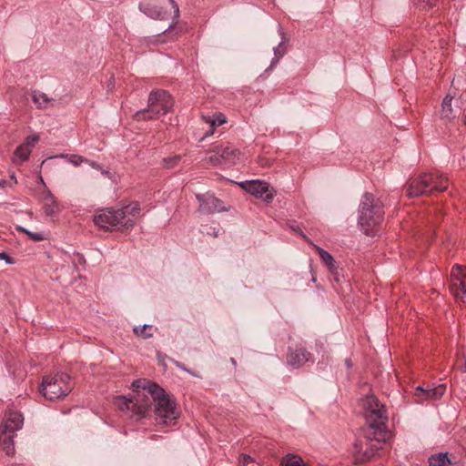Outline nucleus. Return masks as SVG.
I'll use <instances>...</instances> for the list:
<instances>
[{"label":"nucleus","mask_w":466,"mask_h":466,"mask_svg":"<svg viewBox=\"0 0 466 466\" xmlns=\"http://www.w3.org/2000/svg\"><path fill=\"white\" fill-rule=\"evenodd\" d=\"M131 387L137 392L135 399L116 396L115 404L121 410H130L131 416L137 420L146 416L152 403L155 404L157 420L164 425H170L179 416L177 405L157 383L147 380H137Z\"/></svg>","instance_id":"nucleus-1"},{"label":"nucleus","mask_w":466,"mask_h":466,"mask_svg":"<svg viewBox=\"0 0 466 466\" xmlns=\"http://www.w3.org/2000/svg\"><path fill=\"white\" fill-rule=\"evenodd\" d=\"M365 412L369 424L364 431L366 448L361 452L364 443L360 441L354 445L355 452L357 453L356 459L359 461H369L375 456H380L382 443H385L389 436L386 426L388 416L384 405L375 397H368L365 402Z\"/></svg>","instance_id":"nucleus-2"},{"label":"nucleus","mask_w":466,"mask_h":466,"mask_svg":"<svg viewBox=\"0 0 466 466\" xmlns=\"http://www.w3.org/2000/svg\"><path fill=\"white\" fill-rule=\"evenodd\" d=\"M359 224L366 235H373L384 215L383 204L371 193H365L359 208Z\"/></svg>","instance_id":"nucleus-3"},{"label":"nucleus","mask_w":466,"mask_h":466,"mask_svg":"<svg viewBox=\"0 0 466 466\" xmlns=\"http://www.w3.org/2000/svg\"><path fill=\"white\" fill-rule=\"evenodd\" d=\"M174 106L171 95L163 89L152 90L148 96L147 107L138 110L134 115L137 121H147L158 118L168 113Z\"/></svg>","instance_id":"nucleus-4"},{"label":"nucleus","mask_w":466,"mask_h":466,"mask_svg":"<svg viewBox=\"0 0 466 466\" xmlns=\"http://www.w3.org/2000/svg\"><path fill=\"white\" fill-rule=\"evenodd\" d=\"M449 187L448 177L440 172H429L411 179L408 186L409 198L431 194L446 190Z\"/></svg>","instance_id":"nucleus-5"},{"label":"nucleus","mask_w":466,"mask_h":466,"mask_svg":"<svg viewBox=\"0 0 466 466\" xmlns=\"http://www.w3.org/2000/svg\"><path fill=\"white\" fill-rule=\"evenodd\" d=\"M139 10L148 17L158 20L167 19L171 15V11H173L175 21L163 32L167 36L173 34L174 25L177 24L179 16V8L174 0L143 1L139 4Z\"/></svg>","instance_id":"nucleus-6"},{"label":"nucleus","mask_w":466,"mask_h":466,"mask_svg":"<svg viewBox=\"0 0 466 466\" xmlns=\"http://www.w3.org/2000/svg\"><path fill=\"white\" fill-rule=\"evenodd\" d=\"M70 380V376L64 372L44 376L40 391L46 399H59L66 396L71 391Z\"/></svg>","instance_id":"nucleus-7"},{"label":"nucleus","mask_w":466,"mask_h":466,"mask_svg":"<svg viewBox=\"0 0 466 466\" xmlns=\"http://www.w3.org/2000/svg\"><path fill=\"white\" fill-rule=\"evenodd\" d=\"M94 223L103 229H128L132 228L131 221H123V212L119 209L106 208L94 217Z\"/></svg>","instance_id":"nucleus-8"},{"label":"nucleus","mask_w":466,"mask_h":466,"mask_svg":"<svg viewBox=\"0 0 466 466\" xmlns=\"http://www.w3.org/2000/svg\"><path fill=\"white\" fill-rule=\"evenodd\" d=\"M451 290L454 297L466 303V267L454 265L451 272Z\"/></svg>","instance_id":"nucleus-9"},{"label":"nucleus","mask_w":466,"mask_h":466,"mask_svg":"<svg viewBox=\"0 0 466 466\" xmlns=\"http://www.w3.org/2000/svg\"><path fill=\"white\" fill-rule=\"evenodd\" d=\"M240 187L255 196L256 198H262L266 202H270L274 198L272 189H269V186L267 182L258 179L247 180L240 182Z\"/></svg>","instance_id":"nucleus-10"},{"label":"nucleus","mask_w":466,"mask_h":466,"mask_svg":"<svg viewBox=\"0 0 466 466\" xmlns=\"http://www.w3.org/2000/svg\"><path fill=\"white\" fill-rule=\"evenodd\" d=\"M197 199L199 202V211L204 214H214L216 212L228 211V208L224 203L209 194H198Z\"/></svg>","instance_id":"nucleus-11"},{"label":"nucleus","mask_w":466,"mask_h":466,"mask_svg":"<svg viewBox=\"0 0 466 466\" xmlns=\"http://www.w3.org/2000/svg\"><path fill=\"white\" fill-rule=\"evenodd\" d=\"M446 391L445 384H439L433 388H424L422 386H418L415 389L414 399L415 402L422 403L425 400H435L440 399Z\"/></svg>","instance_id":"nucleus-12"},{"label":"nucleus","mask_w":466,"mask_h":466,"mask_svg":"<svg viewBox=\"0 0 466 466\" xmlns=\"http://www.w3.org/2000/svg\"><path fill=\"white\" fill-rule=\"evenodd\" d=\"M24 418L21 412L9 410L5 414L0 431L3 433H15L22 428Z\"/></svg>","instance_id":"nucleus-13"},{"label":"nucleus","mask_w":466,"mask_h":466,"mask_svg":"<svg viewBox=\"0 0 466 466\" xmlns=\"http://www.w3.org/2000/svg\"><path fill=\"white\" fill-rule=\"evenodd\" d=\"M40 180L45 187L44 191L40 195L44 212L46 216L53 217L60 212L59 204L56 197L46 187L42 177H40Z\"/></svg>","instance_id":"nucleus-14"},{"label":"nucleus","mask_w":466,"mask_h":466,"mask_svg":"<svg viewBox=\"0 0 466 466\" xmlns=\"http://www.w3.org/2000/svg\"><path fill=\"white\" fill-rule=\"evenodd\" d=\"M310 360H312L311 354L307 351L306 349L301 347H299L294 350H290V352L287 358L288 364L294 368H299Z\"/></svg>","instance_id":"nucleus-15"},{"label":"nucleus","mask_w":466,"mask_h":466,"mask_svg":"<svg viewBox=\"0 0 466 466\" xmlns=\"http://www.w3.org/2000/svg\"><path fill=\"white\" fill-rule=\"evenodd\" d=\"M220 157L223 158L225 165H232L237 162L239 158L240 152L238 149L232 147L231 146H218Z\"/></svg>","instance_id":"nucleus-16"},{"label":"nucleus","mask_w":466,"mask_h":466,"mask_svg":"<svg viewBox=\"0 0 466 466\" xmlns=\"http://www.w3.org/2000/svg\"><path fill=\"white\" fill-rule=\"evenodd\" d=\"M119 211L123 212V221H131L133 228L136 222V217L139 214L140 206L138 202H132L119 208Z\"/></svg>","instance_id":"nucleus-17"},{"label":"nucleus","mask_w":466,"mask_h":466,"mask_svg":"<svg viewBox=\"0 0 466 466\" xmlns=\"http://www.w3.org/2000/svg\"><path fill=\"white\" fill-rule=\"evenodd\" d=\"M279 33L281 35L282 40L277 46L274 47V57L271 60L269 67L267 68L266 71L271 69L286 53V46H284L285 33L280 25H279Z\"/></svg>","instance_id":"nucleus-18"},{"label":"nucleus","mask_w":466,"mask_h":466,"mask_svg":"<svg viewBox=\"0 0 466 466\" xmlns=\"http://www.w3.org/2000/svg\"><path fill=\"white\" fill-rule=\"evenodd\" d=\"M30 154L31 149L25 145L21 144L15 148L12 161L15 165H20L28 159Z\"/></svg>","instance_id":"nucleus-19"},{"label":"nucleus","mask_w":466,"mask_h":466,"mask_svg":"<svg viewBox=\"0 0 466 466\" xmlns=\"http://www.w3.org/2000/svg\"><path fill=\"white\" fill-rule=\"evenodd\" d=\"M0 441L6 455H12L15 451L14 433H3L0 431Z\"/></svg>","instance_id":"nucleus-20"},{"label":"nucleus","mask_w":466,"mask_h":466,"mask_svg":"<svg viewBox=\"0 0 466 466\" xmlns=\"http://www.w3.org/2000/svg\"><path fill=\"white\" fill-rule=\"evenodd\" d=\"M451 101H452V96H446L443 98V101L441 104V117L443 119L451 120L452 118L455 117V114H454L452 106H451Z\"/></svg>","instance_id":"nucleus-21"},{"label":"nucleus","mask_w":466,"mask_h":466,"mask_svg":"<svg viewBox=\"0 0 466 466\" xmlns=\"http://www.w3.org/2000/svg\"><path fill=\"white\" fill-rule=\"evenodd\" d=\"M321 260L325 265L328 267L329 270L331 272L332 275H334L335 279L338 280V268L336 266V261L332 255L329 253L328 251H322L320 256Z\"/></svg>","instance_id":"nucleus-22"},{"label":"nucleus","mask_w":466,"mask_h":466,"mask_svg":"<svg viewBox=\"0 0 466 466\" xmlns=\"http://www.w3.org/2000/svg\"><path fill=\"white\" fill-rule=\"evenodd\" d=\"M205 121L210 125V130L207 133V136L213 134L216 127H218L226 123V117L222 113L216 114L213 116H203Z\"/></svg>","instance_id":"nucleus-23"},{"label":"nucleus","mask_w":466,"mask_h":466,"mask_svg":"<svg viewBox=\"0 0 466 466\" xmlns=\"http://www.w3.org/2000/svg\"><path fill=\"white\" fill-rule=\"evenodd\" d=\"M219 155L218 147L216 146L207 153L206 160L212 166L225 165L223 158H221Z\"/></svg>","instance_id":"nucleus-24"},{"label":"nucleus","mask_w":466,"mask_h":466,"mask_svg":"<svg viewBox=\"0 0 466 466\" xmlns=\"http://www.w3.org/2000/svg\"><path fill=\"white\" fill-rule=\"evenodd\" d=\"M430 466H449L450 460L447 453H438L429 458Z\"/></svg>","instance_id":"nucleus-25"},{"label":"nucleus","mask_w":466,"mask_h":466,"mask_svg":"<svg viewBox=\"0 0 466 466\" xmlns=\"http://www.w3.org/2000/svg\"><path fill=\"white\" fill-rule=\"evenodd\" d=\"M281 466H308V464L300 457L288 454L282 461Z\"/></svg>","instance_id":"nucleus-26"},{"label":"nucleus","mask_w":466,"mask_h":466,"mask_svg":"<svg viewBox=\"0 0 466 466\" xmlns=\"http://www.w3.org/2000/svg\"><path fill=\"white\" fill-rule=\"evenodd\" d=\"M34 103L40 108L46 107L49 104V98L45 93L34 91L32 94Z\"/></svg>","instance_id":"nucleus-27"},{"label":"nucleus","mask_w":466,"mask_h":466,"mask_svg":"<svg viewBox=\"0 0 466 466\" xmlns=\"http://www.w3.org/2000/svg\"><path fill=\"white\" fill-rule=\"evenodd\" d=\"M152 325L145 324L141 327L136 326L133 329V331L136 335L143 338V339H149L153 336L152 332Z\"/></svg>","instance_id":"nucleus-28"},{"label":"nucleus","mask_w":466,"mask_h":466,"mask_svg":"<svg viewBox=\"0 0 466 466\" xmlns=\"http://www.w3.org/2000/svg\"><path fill=\"white\" fill-rule=\"evenodd\" d=\"M59 157L66 158L67 160V162L71 163L75 167H78L82 163L89 162V159H87L82 156H78V155L67 156V155L61 154V155H59Z\"/></svg>","instance_id":"nucleus-29"},{"label":"nucleus","mask_w":466,"mask_h":466,"mask_svg":"<svg viewBox=\"0 0 466 466\" xmlns=\"http://www.w3.org/2000/svg\"><path fill=\"white\" fill-rule=\"evenodd\" d=\"M16 229L19 232H23V233L26 234L30 238V239H32L34 241H42V240L46 239V237L42 232H33V231H30L21 226H18L16 228Z\"/></svg>","instance_id":"nucleus-30"},{"label":"nucleus","mask_w":466,"mask_h":466,"mask_svg":"<svg viewBox=\"0 0 466 466\" xmlns=\"http://www.w3.org/2000/svg\"><path fill=\"white\" fill-rule=\"evenodd\" d=\"M38 141H39V136L37 134H34V135L28 136L25 138V140L23 143V145H25L30 149H32V147H34Z\"/></svg>","instance_id":"nucleus-31"},{"label":"nucleus","mask_w":466,"mask_h":466,"mask_svg":"<svg viewBox=\"0 0 466 466\" xmlns=\"http://www.w3.org/2000/svg\"><path fill=\"white\" fill-rule=\"evenodd\" d=\"M438 0H419L417 5L421 9L431 8L436 5Z\"/></svg>","instance_id":"nucleus-32"},{"label":"nucleus","mask_w":466,"mask_h":466,"mask_svg":"<svg viewBox=\"0 0 466 466\" xmlns=\"http://www.w3.org/2000/svg\"><path fill=\"white\" fill-rule=\"evenodd\" d=\"M170 360H171V362H172V363H174V364H175L178 369H180V370H182L186 371L187 373H188V374H190V375H192V376H194V377L200 378V376L197 375L194 371H192L191 370H189V369L186 368V366H185L183 363H181V362H179V361H177V360H174V359H170Z\"/></svg>","instance_id":"nucleus-33"},{"label":"nucleus","mask_w":466,"mask_h":466,"mask_svg":"<svg viewBox=\"0 0 466 466\" xmlns=\"http://www.w3.org/2000/svg\"><path fill=\"white\" fill-rule=\"evenodd\" d=\"M181 158L180 155H176L172 157L165 159L167 167H173Z\"/></svg>","instance_id":"nucleus-34"},{"label":"nucleus","mask_w":466,"mask_h":466,"mask_svg":"<svg viewBox=\"0 0 466 466\" xmlns=\"http://www.w3.org/2000/svg\"><path fill=\"white\" fill-rule=\"evenodd\" d=\"M252 462L253 459L249 455L242 454L239 458V463L242 464L243 466H247L248 464Z\"/></svg>","instance_id":"nucleus-35"},{"label":"nucleus","mask_w":466,"mask_h":466,"mask_svg":"<svg viewBox=\"0 0 466 466\" xmlns=\"http://www.w3.org/2000/svg\"><path fill=\"white\" fill-rule=\"evenodd\" d=\"M0 259L5 260L8 265L15 263L14 259L5 252H0Z\"/></svg>","instance_id":"nucleus-36"},{"label":"nucleus","mask_w":466,"mask_h":466,"mask_svg":"<svg viewBox=\"0 0 466 466\" xmlns=\"http://www.w3.org/2000/svg\"><path fill=\"white\" fill-rule=\"evenodd\" d=\"M289 228H291V230L300 235L303 238H306L305 234L300 230L299 227L296 224V222L289 224Z\"/></svg>","instance_id":"nucleus-37"},{"label":"nucleus","mask_w":466,"mask_h":466,"mask_svg":"<svg viewBox=\"0 0 466 466\" xmlns=\"http://www.w3.org/2000/svg\"><path fill=\"white\" fill-rule=\"evenodd\" d=\"M461 361L462 362L461 364H460V370L462 371V372H466V350H464L463 354H462V357H461Z\"/></svg>","instance_id":"nucleus-38"},{"label":"nucleus","mask_w":466,"mask_h":466,"mask_svg":"<svg viewBox=\"0 0 466 466\" xmlns=\"http://www.w3.org/2000/svg\"><path fill=\"white\" fill-rule=\"evenodd\" d=\"M86 163L89 164L91 167L96 170H102V166L95 161L89 160V162Z\"/></svg>","instance_id":"nucleus-39"},{"label":"nucleus","mask_w":466,"mask_h":466,"mask_svg":"<svg viewBox=\"0 0 466 466\" xmlns=\"http://www.w3.org/2000/svg\"><path fill=\"white\" fill-rule=\"evenodd\" d=\"M7 186L11 187L12 185L9 183V181L0 178V187H5Z\"/></svg>","instance_id":"nucleus-40"},{"label":"nucleus","mask_w":466,"mask_h":466,"mask_svg":"<svg viewBox=\"0 0 466 466\" xmlns=\"http://www.w3.org/2000/svg\"><path fill=\"white\" fill-rule=\"evenodd\" d=\"M314 248H316V250L318 251L319 257L321 256V253L322 251H326L325 249H323L322 248L319 247V246H316L314 245Z\"/></svg>","instance_id":"nucleus-41"},{"label":"nucleus","mask_w":466,"mask_h":466,"mask_svg":"<svg viewBox=\"0 0 466 466\" xmlns=\"http://www.w3.org/2000/svg\"><path fill=\"white\" fill-rule=\"evenodd\" d=\"M10 179L14 181V184H16V183H17V180H16V177H15V173H12V174L10 175Z\"/></svg>","instance_id":"nucleus-42"},{"label":"nucleus","mask_w":466,"mask_h":466,"mask_svg":"<svg viewBox=\"0 0 466 466\" xmlns=\"http://www.w3.org/2000/svg\"><path fill=\"white\" fill-rule=\"evenodd\" d=\"M100 171H101V173H102L103 175H105V176H109V174H110V172H109L108 170H106V169H104L103 167H102V170H100Z\"/></svg>","instance_id":"nucleus-43"},{"label":"nucleus","mask_w":466,"mask_h":466,"mask_svg":"<svg viewBox=\"0 0 466 466\" xmlns=\"http://www.w3.org/2000/svg\"><path fill=\"white\" fill-rule=\"evenodd\" d=\"M230 361H231V363H232L234 366H236V365H237V361H236V360H235V359L231 358Z\"/></svg>","instance_id":"nucleus-44"},{"label":"nucleus","mask_w":466,"mask_h":466,"mask_svg":"<svg viewBox=\"0 0 466 466\" xmlns=\"http://www.w3.org/2000/svg\"><path fill=\"white\" fill-rule=\"evenodd\" d=\"M346 364L348 365V367H350V361H349V360H346Z\"/></svg>","instance_id":"nucleus-45"},{"label":"nucleus","mask_w":466,"mask_h":466,"mask_svg":"<svg viewBox=\"0 0 466 466\" xmlns=\"http://www.w3.org/2000/svg\"><path fill=\"white\" fill-rule=\"evenodd\" d=\"M256 466H259V465H256Z\"/></svg>","instance_id":"nucleus-46"}]
</instances>
